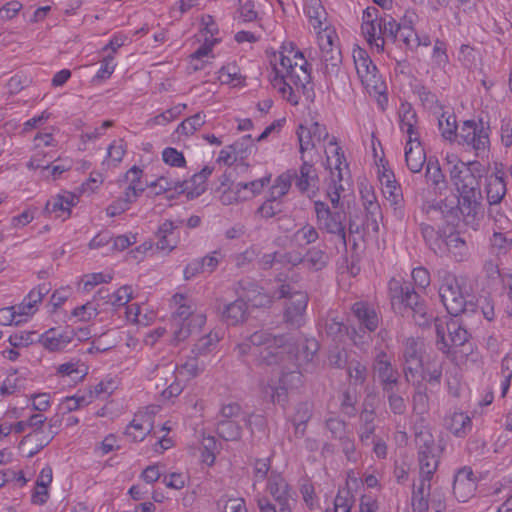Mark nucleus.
I'll list each match as a JSON object with an SVG mask.
<instances>
[{
	"label": "nucleus",
	"mask_w": 512,
	"mask_h": 512,
	"mask_svg": "<svg viewBox=\"0 0 512 512\" xmlns=\"http://www.w3.org/2000/svg\"><path fill=\"white\" fill-rule=\"evenodd\" d=\"M420 233L425 241V243L428 245V247L437 255H443L445 253L444 249V238L442 237L441 233L437 231L433 226L421 223L420 226Z\"/></svg>",
	"instance_id": "nucleus-30"
},
{
	"label": "nucleus",
	"mask_w": 512,
	"mask_h": 512,
	"mask_svg": "<svg viewBox=\"0 0 512 512\" xmlns=\"http://www.w3.org/2000/svg\"><path fill=\"white\" fill-rule=\"evenodd\" d=\"M325 426L330 431L332 437L340 439L347 435V424L337 416H331L326 419Z\"/></svg>",
	"instance_id": "nucleus-54"
},
{
	"label": "nucleus",
	"mask_w": 512,
	"mask_h": 512,
	"mask_svg": "<svg viewBox=\"0 0 512 512\" xmlns=\"http://www.w3.org/2000/svg\"><path fill=\"white\" fill-rule=\"evenodd\" d=\"M163 161L172 167H185L186 160L182 152L173 147H167L162 152Z\"/></svg>",
	"instance_id": "nucleus-58"
},
{
	"label": "nucleus",
	"mask_w": 512,
	"mask_h": 512,
	"mask_svg": "<svg viewBox=\"0 0 512 512\" xmlns=\"http://www.w3.org/2000/svg\"><path fill=\"white\" fill-rule=\"evenodd\" d=\"M297 138L299 141V151L301 153V156H304V152L308 149H311L315 146L313 142V136L308 131V128L304 125H299L297 128Z\"/></svg>",
	"instance_id": "nucleus-62"
},
{
	"label": "nucleus",
	"mask_w": 512,
	"mask_h": 512,
	"mask_svg": "<svg viewBox=\"0 0 512 512\" xmlns=\"http://www.w3.org/2000/svg\"><path fill=\"white\" fill-rule=\"evenodd\" d=\"M432 209L439 211L449 224H454L459 219V214H461L458 205L450 206L447 204L446 200L440 201L437 206H433Z\"/></svg>",
	"instance_id": "nucleus-56"
},
{
	"label": "nucleus",
	"mask_w": 512,
	"mask_h": 512,
	"mask_svg": "<svg viewBox=\"0 0 512 512\" xmlns=\"http://www.w3.org/2000/svg\"><path fill=\"white\" fill-rule=\"evenodd\" d=\"M425 176L427 181L431 182L435 187L445 183V176L437 160L428 159Z\"/></svg>",
	"instance_id": "nucleus-51"
},
{
	"label": "nucleus",
	"mask_w": 512,
	"mask_h": 512,
	"mask_svg": "<svg viewBox=\"0 0 512 512\" xmlns=\"http://www.w3.org/2000/svg\"><path fill=\"white\" fill-rule=\"evenodd\" d=\"M217 434L226 441H237L241 438L242 427L234 420L222 419L218 421Z\"/></svg>",
	"instance_id": "nucleus-42"
},
{
	"label": "nucleus",
	"mask_w": 512,
	"mask_h": 512,
	"mask_svg": "<svg viewBox=\"0 0 512 512\" xmlns=\"http://www.w3.org/2000/svg\"><path fill=\"white\" fill-rule=\"evenodd\" d=\"M445 253L449 252L456 261L460 262L468 256V247L458 233L448 235L444 240Z\"/></svg>",
	"instance_id": "nucleus-34"
},
{
	"label": "nucleus",
	"mask_w": 512,
	"mask_h": 512,
	"mask_svg": "<svg viewBox=\"0 0 512 512\" xmlns=\"http://www.w3.org/2000/svg\"><path fill=\"white\" fill-rule=\"evenodd\" d=\"M426 152L422 146L420 139L415 142L409 143L407 140L405 146V162L407 168L412 173H419L423 169L424 164H427Z\"/></svg>",
	"instance_id": "nucleus-20"
},
{
	"label": "nucleus",
	"mask_w": 512,
	"mask_h": 512,
	"mask_svg": "<svg viewBox=\"0 0 512 512\" xmlns=\"http://www.w3.org/2000/svg\"><path fill=\"white\" fill-rule=\"evenodd\" d=\"M473 287L469 277L445 272L441 277L439 297L451 316L474 314L478 305L473 301Z\"/></svg>",
	"instance_id": "nucleus-2"
},
{
	"label": "nucleus",
	"mask_w": 512,
	"mask_h": 512,
	"mask_svg": "<svg viewBox=\"0 0 512 512\" xmlns=\"http://www.w3.org/2000/svg\"><path fill=\"white\" fill-rule=\"evenodd\" d=\"M290 54H293L294 59H298V66L294 67L293 72L289 76V80L297 87L301 88L305 93L308 88L307 85L311 82L310 72L307 70V61L304 59L302 52L295 50L293 44L290 43Z\"/></svg>",
	"instance_id": "nucleus-19"
},
{
	"label": "nucleus",
	"mask_w": 512,
	"mask_h": 512,
	"mask_svg": "<svg viewBox=\"0 0 512 512\" xmlns=\"http://www.w3.org/2000/svg\"><path fill=\"white\" fill-rule=\"evenodd\" d=\"M353 60L361 83L366 88H372L376 92H380V76L368 53L362 48L354 49Z\"/></svg>",
	"instance_id": "nucleus-9"
},
{
	"label": "nucleus",
	"mask_w": 512,
	"mask_h": 512,
	"mask_svg": "<svg viewBox=\"0 0 512 512\" xmlns=\"http://www.w3.org/2000/svg\"><path fill=\"white\" fill-rule=\"evenodd\" d=\"M269 493L278 504L292 502L291 489L286 480L281 475H271L267 485Z\"/></svg>",
	"instance_id": "nucleus-26"
},
{
	"label": "nucleus",
	"mask_w": 512,
	"mask_h": 512,
	"mask_svg": "<svg viewBox=\"0 0 512 512\" xmlns=\"http://www.w3.org/2000/svg\"><path fill=\"white\" fill-rule=\"evenodd\" d=\"M383 195L393 209V215L398 220L405 217L404 198L401 186L396 183L382 188Z\"/></svg>",
	"instance_id": "nucleus-27"
},
{
	"label": "nucleus",
	"mask_w": 512,
	"mask_h": 512,
	"mask_svg": "<svg viewBox=\"0 0 512 512\" xmlns=\"http://www.w3.org/2000/svg\"><path fill=\"white\" fill-rule=\"evenodd\" d=\"M450 178L459 194L481 191L478 177L462 161H457L450 169Z\"/></svg>",
	"instance_id": "nucleus-12"
},
{
	"label": "nucleus",
	"mask_w": 512,
	"mask_h": 512,
	"mask_svg": "<svg viewBox=\"0 0 512 512\" xmlns=\"http://www.w3.org/2000/svg\"><path fill=\"white\" fill-rule=\"evenodd\" d=\"M294 176H296V171L288 170L276 178L269 192L272 200H279L288 193Z\"/></svg>",
	"instance_id": "nucleus-38"
},
{
	"label": "nucleus",
	"mask_w": 512,
	"mask_h": 512,
	"mask_svg": "<svg viewBox=\"0 0 512 512\" xmlns=\"http://www.w3.org/2000/svg\"><path fill=\"white\" fill-rule=\"evenodd\" d=\"M393 357L384 350H378L372 361V375L382 391L400 386L401 374L392 363Z\"/></svg>",
	"instance_id": "nucleus-7"
},
{
	"label": "nucleus",
	"mask_w": 512,
	"mask_h": 512,
	"mask_svg": "<svg viewBox=\"0 0 512 512\" xmlns=\"http://www.w3.org/2000/svg\"><path fill=\"white\" fill-rule=\"evenodd\" d=\"M247 309V303L242 299H237L224 306L221 311V320L230 326L238 325L246 319Z\"/></svg>",
	"instance_id": "nucleus-23"
},
{
	"label": "nucleus",
	"mask_w": 512,
	"mask_h": 512,
	"mask_svg": "<svg viewBox=\"0 0 512 512\" xmlns=\"http://www.w3.org/2000/svg\"><path fill=\"white\" fill-rule=\"evenodd\" d=\"M281 212V202L278 200H272V197L268 196V198L256 210V215L262 219H270Z\"/></svg>",
	"instance_id": "nucleus-49"
},
{
	"label": "nucleus",
	"mask_w": 512,
	"mask_h": 512,
	"mask_svg": "<svg viewBox=\"0 0 512 512\" xmlns=\"http://www.w3.org/2000/svg\"><path fill=\"white\" fill-rule=\"evenodd\" d=\"M319 231L318 226L315 227L307 223L296 231L295 237L303 241L305 245H310L319 239Z\"/></svg>",
	"instance_id": "nucleus-55"
},
{
	"label": "nucleus",
	"mask_w": 512,
	"mask_h": 512,
	"mask_svg": "<svg viewBox=\"0 0 512 512\" xmlns=\"http://www.w3.org/2000/svg\"><path fill=\"white\" fill-rule=\"evenodd\" d=\"M326 31V28L324 29ZM332 32L319 33L318 43L321 51L322 71L329 86L333 85V78L340 76L342 55L340 49L334 45Z\"/></svg>",
	"instance_id": "nucleus-6"
},
{
	"label": "nucleus",
	"mask_w": 512,
	"mask_h": 512,
	"mask_svg": "<svg viewBox=\"0 0 512 512\" xmlns=\"http://www.w3.org/2000/svg\"><path fill=\"white\" fill-rule=\"evenodd\" d=\"M93 401L92 391H89V394L82 396H71L66 397L62 403V407L65 411L71 412L75 411L80 407L86 406Z\"/></svg>",
	"instance_id": "nucleus-57"
},
{
	"label": "nucleus",
	"mask_w": 512,
	"mask_h": 512,
	"mask_svg": "<svg viewBox=\"0 0 512 512\" xmlns=\"http://www.w3.org/2000/svg\"><path fill=\"white\" fill-rule=\"evenodd\" d=\"M444 448L438 450H428L417 452L419 464V474L427 477H433L438 469L440 458Z\"/></svg>",
	"instance_id": "nucleus-24"
},
{
	"label": "nucleus",
	"mask_w": 512,
	"mask_h": 512,
	"mask_svg": "<svg viewBox=\"0 0 512 512\" xmlns=\"http://www.w3.org/2000/svg\"><path fill=\"white\" fill-rule=\"evenodd\" d=\"M458 143L472 149L477 157L487 156L490 148L489 125L485 126L482 119L479 122L464 121L458 133Z\"/></svg>",
	"instance_id": "nucleus-5"
},
{
	"label": "nucleus",
	"mask_w": 512,
	"mask_h": 512,
	"mask_svg": "<svg viewBox=\"0 0 512 512\" xmlns=\"http://www.w3.org/2000/svg\"><path fill=\"white\" fill-rule=\"evenodd\" d=\"M363 205L366 212V226L373 232H379V222L383 219L382 211L376 196L371 189L361 190Z\"/></svg>",
	"instance_id": "nucleus-17"
},
{
	"label": "nucleus",
	"mask_w": 512,
	"mask_h": 512,
	"mask_svg": "<svg viewBox=\"0 0 512 512\" xmlns=\"http://www.w3.org/2000/svg\"><path fill=\"white\" fill-rule=\"evenodd\" d=\"M446 427L456 437L462 438L472 429V421L468 415L455 412L446 419Z\"/></svg>",
	"instance_id": "nucleus-31"
},
{
	"label": "nucleus",
	"mask_w": 512,
	"mask_h": 512,
	"mask_svg": "<svg viewBox=\"0 0 512 512\" xmlns=\"http://www.w3.org/2000/svg\"><path fill=\"white\" fill-rule=\"evenodd\" d=\"M132 299V287L124 285L112 293V303L114 307L125 306Z\"/></svg>",
	"instance_id": "nucleus-64"
},
{
	"label": "nucleus",
	"mask_w": 512,
	"mask_h": 512,
	"mask_svg": "<svg viewBox=\"0 0 512 512\" xmlns=\"http://www.w3.org/2000/svg\"><path fill=\"white\" fill-rule=\"evenodd\" d=\"M274 296L285 299L284 320L292 327L299 328L304 324V316L309 297L307 292L297 289L294 284L282 283L275 291Z\"/></svg>",
	"instance_id": "nucleus-3"
},
{
	"label": "nucleus",
	"mask_w": 512,
	"mask_h": 512,
	"mask_svg": "<svg viewBox=\"0 0 512 512\" xmlns=\"http://www.w3.org/2000/svg\"><path fill=\"white\" fill-rule=\"evenodd\" d=\"M275 76L271 79V83L275 88H278L279 93L292 105H297L299 103V99L294 93L292 86L286 82V79L289 77L287 74L283 73L282 70L274 67Z\"/></svg>",
	"instance_id": "nucleus-35"
},
{
	"label": "nucleus",
	"mask_w": 512,
	"mask_h": 512,
	"mask_svg": "<svg viewBox=\"0 0 512 512\" xmlns=\"http://www.w3.org/2000/svg\"><path fill=\"white\" fill-rule=\"evenodd\" d=\"M424 344L420 339L408 338L403 347V373L405 381L410 383L423 366Z\"/></svg>",
	"instance_id": "nucleus-8"
},
{
	"label": "nucleus",
	"mask_w": 512,
	"mask_h": 512,
	"mask_svg": "<svg viewBox=\"0 0 512 512\" xmlns=\"http://www.w3.org/2000/svg\"><path fill=\"white\" fill-rule=\"evenodd\" d=\"M414 436L417 452L444 448L441 444H436L430 429L424 425L423 420L415 424Z\"/></svg>",
	"instance_id": "nucleus-28"
},
{
	"label": "nucleus",
	"mask_w": 512,
	"mask_h": 512,
	"mask_svg": "<svg viewBox=\"0 0 512 512\" xmlns=\"http://www.w3.org/2000/svg\"><path fill=\"white\" fill-rule=\"evenodd\" d=\"M399 310L408 316L411 315L418 326H428L432 320V315L427 312V307L420 295L417 294L412 287L403 300V304L399 306Z\"/></svg>",
	"instance_id": "nucleus-13"
},
{
	"label": "nucleus",
	"mask_w": 512,
	"mask_h": 512,
	"mask_svg": "<svg viewBox=\"0 0 512 512\" xmlns=\"http://www.w3.org/2000/svg\"><path fill=\"white\" fill-rule=\"evenodd\" d=\"M352 312L365 328L373 332L377 329L379 319L377 313L363 302H357L352 306Z\"/></svg>",
	"instance_id": "nucleus-33"
},
{
	"label": "nucleus",
	"mask_w": 512,
	"mask_h": 512,
	"mask_svg": "<svg viewBox=\"0 0 512 512\" xmlns=\"http://www.w3.org/2000/svg\"><path fill=\"white\" fill-rule=\"evenodd\" d=\"M46 421V417H44L42 414H33L28 419V425L29 427L34 428L33 432L27 434L22 438L20 441L19 447L26 444V442L32 438V437H38L43 434V424Z\"/></svg>",
	"instance_id": "nucleus-53"
},
{
	"label": "nucleus",
	"mask_w": 512,
	"mask_h": 512,
	"mask_svg": "<svg viewBox=\"0 0 512 512\" xmlns=\"http://www.w3.org/2000/svg\"><path fill=\"white\" fill-rule=\"evenodd\" d=\"M381 18L377 22L362 24V32L371 45H375L378 51L384 50V40H381Z\"/></svg>",
	"instance_id": "nucleus-44"
},
{
	"label": "nucleus",
	"mask_w": 512,
	"mask_h": 512,
	"mask_svg": "<svg viewBox=\"0 0 512 512\" xmlns=\"http://www.w3.org/2000/svg\"><path fill=\"white\" fill-rule=\"evenodd\" d=\"M173 298L176 304H179V307L173 315V323L179 324L180 321H186L188 318H190V316L194 314V311L192 310L191 306L187 305L186 303H182V301L185 300L184 295L176 294Z\"/></svg>",
	"instance_id": "nucleus-59"
},
{
	"label": "nucleus",
	"mask_w": 512,
	"mask_h": 512,
	"mask_svg": "<svg viewBox=\"0 0 512 512\" xmlns=\"http://www.w3.org/2000/svg\"><path fill=\"white\" fill-rule=\"evenodd\" d=\"M399 123L401 131L407 134L409 143L420 139L419 132L416 128L418 123L417 114L410 104H401L399 109Z\"/></svg>",
	"instance_id": "nucleus-21"
},
{
	"label": "nucleus",
	"mask_w": 512,
	"mask_h": 512,
	"mask_svg": "<svg viewBox=\"0 0 512 512\" xmlns=\"http://www.w3.org/2000/svg\"><path fill=\"white\" fill-rule=\"evenodd\" d=\"M316 225L322 233L336 236L346 249L348 238L346 231L347 213L345 210H332L325 202L314 201Z\"/></svg>",
	"instance_id": "nucleus-4"
},
{
	"label": "nucleus",
	"mask_w": 512,
	"mask_h": 512,
	"mask_svg": "<svg viewBox=\"0 0 512 512\" xmlns=\"http://www.w3.org/2000/svg\"><path fill=\"white\" fill-rule=\"evenodd\" d=\"M477 479L468 466L460 468L454 476L453 494L459 502H467L474 496Z\"/></svg>",
	"instance_id": "nucleus-14"
},
{
	"label": "nucleus",
	"mask_w": 512,
	"mask_h": 512,
	"mask_svg": "<svg viewBox=\"0 0 512 512\" xmlns=\"http://www.w3.org/2000/svg\"><path fill=\"white\" fill-rule=\"evenodd\" d=\"M249 340L259 349L256 358L258 366H277L280 371L298 368L295 355L297 349L288 336L260 329L250 334Z\"/></svg>",
	"instance_id": "nucleus-1"
},
{
	"label": "nucleus",
	"mask_w": 512,
	"mask_h": 512,
	"mask_svg": "<svg viewBox=\"0 0 512 512\" xmlns=\"http://www.w3.org/2000/svg\"><path fill=\"white\" fill-rule=\"evenodd\" d=\"M302 165L299 168V174L294 176L295 186L301 193L309 192L310 190L315 193L318 189L319 177L314 165L301 156Z\"/></svg>",
	"instance_id": "nucleus-16"
},
{
	"label": "nucleus",
	"mask_w": 512,
	"mask_h": 512,
	"mask_svg": "<svg viewBox=\"0 0 512 512\" xmlns=\"http://www.w3.org/2000/svg\"><path fill=\"white\" fill-rule=\"evenodd\" d=\"M305 11L313 28L323 29V22L326 20L327 13L321 0H309L306 4Z\"/></svg>",
	"instance_id": "nucleus-41"
},
{
	"label": "nucleus",
	"mask_w": 512,
	"mask_h": 512,
	"mask_svg": "<svg viewBox=\"0 0 512 512\" xmlns=\"http://www.w3.org/2000/svg\"><path fill=\"white\" fill-rule=\"evenodd\" d=\"M506 183L500 172L491 175L488 179L486 192L487 200L490 205L499 204L506 194Z\"/></svg>",
	"instance_id": "nucleus-29"
},
{
	"label": "nucleus",
	"mask_w": 512,
	"mask_h": 512,
	"mask_svg": "<svg viewBox=\"0 0 512 512\" xmlns=\"http://www.w3.org/2000/svg\"><path fill=\"white\" fill-rule=\"evenodd\" d=\"M302 383V374L298 368L280 371L278 386H267L264 389L266 395H270L273 403L284 405L288 399V390L297 388Z\"/></svg>",
	"instance_id": "nucleus-10"
},
{
	"label": "nucleus",
	"mask_w": 512,
	"mask_h": 512,
	"mask_svg": "<svg viewBox=\"0 0 512 512\" xmlns=\"http://www.w3.org/2000/svg\"><path fill=\"white\" fill-rule=\"evenodd\" d=\"M438 124L442 132V136L445 139H458L456 116L454 114L445 116V114L443 113L441 117L438 119Z\"/></svg>",
	"instance_id": "nucleus-48"
},
{
	"label": "nucleus",
	"mask_w": 512,
	"mask_h": 512,
	"mask_svg": "<svg viewBox=\"0 0 512 512\" xmlns=\"http://www.w3.org/2000/svg\"><path fill=\"white\" fill-rule=\"evenodd\" d=\"M457 205L466 225L476 226L483 217V209L481 204V191H473L469 194H459Z\"/></svg>",
	"instance_id": "nucleus-11"
},
{
	"label": "nucleus",
	"mask_w": 512,
	"mask_h": 512,
	"mask_svg": "<svg viewBox=\"0 0 512 512\" xmlns=\"http://www.w3.org/2000/svg\"><path fill=\"white\" fill-rule=\"evenodd\" d=\"M152 430V425L149 418L146 416H138L131 421L126 428L125 434L134 442L142 441Z\"/></svg>",
	"instance_id": "nucleus-32"
},
{
	"label": "nucleus",
	"mask_w": 512,
	"mask_h": 512,
	"mask_svg": "<svg viewBox=\"0 0 512 512\" xmlns=\"http://www.w3.org/2000/svg\"><path fill=\"white\" fill-rule=\"evenodd\" d=\"M349 378L355 385H363L366 382L368 369L359 361H351L347 367Z\"/></svg>",
	"instance_id": "nucleus-52"
},
{
	"label": "nucleus",
	"mask_w": 512,
	"mask_h": 512,
	"mask_svg": "<svg viewBox=\"0 0 512 512\" xmlns=\"http://www.w3.org/2000/svg\"><path fill=\"white\" fill-rule=\"evenodd\" d=\"M100 311V304L95 301H89L84 305L76 307L72 311V316L78 318L80 321H90L95 318Z\"/></svg>",
	"instance_id": "nucleus-50"
},
{
	"label": "nucleus",
	"mask_w": 512,
	"mask_h": 512,
	"mask_svg": "<svg viewBox=\"0 0 512 512\" xmlns=\"http://www.w3.org/2000/svg\"><path fill=\"white\" fill-rule=\"evenodd\" d=\"M325 335L335 342H341L348 335V327L336 318H327L322 326Z\"/></svg>",
	"instance_id": "nucleus-39"
},
{
	"label": "nucleus",
	"mask_w": 512,
	"mask_h": 512,
	"mask_svg": "<svg viewBox=\"0 0 512 512\" xmlns=\"http://www.w3.org/2000/svg\"><path fill=\"white\" fill-rule=\"evenodd\" d=\"M66 198L64 195H57L53 197L46 203L45 211L48 213H57L56 217H62L63 220L67 219L66 217Z\"/></svg>",
	"instance_id": "nucleus-60"
},
{
	"label": "nucleus",
	"mask_w": 512,
	"mask_h": 512,
	"mask_svg": "<svg viewBox=\"0 0 512 512\" xmlns=\"http://www.w3.org/2000/svg\"><path fill=\"white\" fill-rule=\"evenodd\" d=\"M400 29V24L396 22V20L391 16L384 14L381 16V40H390L393 43H398V30Z\"/></svg>",
	"instance_id": "nucleus-43"
},
{
	"label": "nucleus",
	"mask_w": 512,
	"mask_h": 512,
	"mask_svg": "<svg viewBox=\"0 0 512 512\" xmlns=\"http://www.w3.org/2000/svg\"><path fill=\"white\" fill-rule=\"evenodd\" d=\"M205 124V115L202 113H196L195 115L186 118L184 121H182L177 129L176 132L183 134V135H191L196 130L200 129Z\"/></svg>",
	"instance_id": "nucleus-47"
},
{
	"label": "nucleus",
	"mask_w": 512,
	"mask_h": 512,
	"mask_svg": "<svg viewBox=\"0 0 512 512\" xmlns=\"http://www.w3.org/2000/svg\"><path fill=\"white\" fill-rule=\"evenodd\" d=\"M219 340L218 333L211 331L197 340L192 349V353L195 356L205 355L216 346Z\"/></svg>",
	"instance_id": "nucleus-46"
},
{
	"label": "nucleus",
	"mask_w": 512,
	"mask_h": 512,
	"mask_svg": "<svg viewBox=\"0 0 512 512\" xmlns=\"http://www.w3.org/2000/svg\"><path fill=\"white\" fill-rule=\"evenodd\" d=\"M212 172L213 168L205 166L189 180L179 181V194H186V197L189 200L199 197L206 191V181Z\"/></svg>",
	"instance_id": "nucleus-15"
},
{
	"label": "nucleus",
	"mask_w": 512,
	"mask_h": 512,
	"mask_svg": "<svg viewBox=\"0 0 512 512\" xmlns=\"http://www.w3.org/2000/svg\"><path fill=\"white\" fill-rule=\"evenodd\" d=\"M447 330L449 333L450 339V348L454 347H462L463 353L468 355L472 352V344L469 343L470 334L466 329H464L456 320H451L447 324Z\"/></svg>",
	"instance_id": "nucleus-25"
},
{
	"label": "nucleus",
	"mask_w": 512,
	"mask_h": 512,
	"mask_svg": "<svg viewBox=\"0 0 512 512\" xmlns=\"http://www.w3.org/2000/svg\"><path fill=\"white\" fill-rule=\"evenodd\" d=\"M413 410L417 414H424L429 409V397L427 395V388L422 383L415 384V390L412 397Z\"/></svg>",
	"instance_id": "nucleus-45"
},
{
	"label": "nucleus",
	"mask_w": 512,
	"mask_h": 512,
	"mask_svg": "<svg viewBox=\"0 0 512 512\" xmlns=\"http://www.w3.org/2000/svg\"><path fill=\"white\" fill-rule=\"evenodd\" d=\"M74 331L57 333L56 329H49L39 336L38 342L50 352H58L65 349L73 340Z\"/></svg>",
	"instance_id": "nucleus-18"
},
{
	"label": "nucleus",
	"mask_w": 512,
	"mask_h": 512,
	"mask_svg": "<svg viewBox=\"0 0 512 512\" xmlns=\"http://www.w3.org/2000/svg\"><path fill=\"white\" fill-rule=\"evenodd\" d=\"M412 288L411 283L402 279L392 278L388 283L389 298L395 308L403 304V300Z\"/></svg>",
	"instance_id": "nucleus-37"
},
{
	"label": "nucleus",
	"mask_w": 512,
	"mask_h": 512,
	"mask_svg": "<svg viewBox=\"0 0 512 512\" xmlns=\"http://www.w3.org/2000/svg\"><path fill=\"white\" fill-rule=\"evenodd\" d=\"M172 368L174 372L175 370H178L179 374H186L191 378L198 376L203 371V368L199 366L197 356L189 358L180 367L175 366Z\"/></svg>",
	"instance_id": "nucleus-61"
},
{
	"label": "nucleus",
	"mask_w": 512,
	"mask_h": 512,
	"mask_svg": "<svg viewBox=\"0 0 512 512\" xmlns=\"http://www.w3.org/2000/svg\"><path fill=\"white\" fill-rule=\"evenodd\" d=\"M431 477L420 475L419 485L413 489L411 504L414 512H426L429 508Z\"/></svg>",
	"instance_id": "nucleus-22"
},
{
	"label": "nucleus",
	"mask_w": 512,
	"mask_h": 512,
	"mask_svg": "<svg viewBox=\"0 0 512 512\" xmlns=\"http://www.w3.org/2000/svg\"><path fill=\"white\" fill-rule=\"evenodd\" d=\"M387 397L389 409L393 414L403 415L407 411L406 392L400 390V386L383 391Z\"/></svg>",
	"instance_id": "nucleus-36"
},
{
	"label": "nucleus",
	"mask_w": 512,
	"mask_h": 512,
	"mask_svg": "<svg viewBox=\"0 0 512 512\" xmlns=\"http://www.w3.org/2000/svg\"><path fill=\"white\" fill-rule=\"evenodd\" d=\"M305 265L311 270L320 271L324 269L328 262L329 256L326 251L319 247H311L304 255Z\"/></svg>",
	"instance_id": "nucleus-40"
},
{
	"label": "nucleus",
	"mask_w": 512,
	"mask_h": 512,
	"mask_svg": "<svg viewBox=\"0 0 512 512\" xmlns=\"http://www.w3.org/2000/svg\"><path fill=\"white\" fill-rule=\"evenodd\" d=\"M36 332H27L21 331L10 335L9 343L17 348V347H26L34 343V338L36 336Z\"/></svg>",
	"instance_id": "nucleus-63"
}]
</instances>
